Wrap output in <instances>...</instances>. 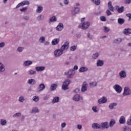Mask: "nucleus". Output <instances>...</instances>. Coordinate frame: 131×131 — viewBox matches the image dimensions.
<instances>
[{
	"label": "nucleus",
	"instance_id": "obj_29",
	"mask_svg": "<svg viewBox=\"0 0 131 131\" xmlns=\"http://www.w3.org/2000/svg\"><path fill=\"white\" fill-rule=\"evenodd\" d=\"M116 123V122L115 121V120L114 119H111L110 123H109V126L110 127H113V125Z\"/></svg>",
	"mask_w": 131,
	"mask_h": 131
},
{
	"label": "nucleus",
	"instance_id": "obj_61",
	"mask_svg": "<svg viewBox=\"0 0 131 131\" xmlns=\"http://www.w3.org/2000/svg\"><path fill=\"white\" fill-rule=\"evenodd\" d=\"M77 128L78 129H81V128H82V126L80 124H79L77 125Z\"/></svg>",
	"mask_w": 131,
	"mask_h": 131
},
{
	"label": "nucleus",
	"instance_id": "obj_9",
	"mask_svg": "<svg viewBox=\"0 0 131 131\" xmlns=\"http://www.w3.org/2000/svg\"><path fill=\"white\" fill-rule=\"evenodd\" d=\"M86 90H88V83L86 82H84L82 85L81 92L84 93L86 92Z\"/></svg>",
	"mask_w": 131,
	"mask_h": 131
},
{
	"label": "nucleus",
	"instance_id": "obj_46",
	"mask_svg": "<svg viewBox=\"0 0 131 131\" xmlns=\"http://www.w3.org/2000/svg\"><path fill=\"white\" fill-rule=\"evenodd\" d=\"M24 50V48L23 47H18L17 49V52H19V53H21V52H23V50Z\"/></svg>",
	"mask_w": 131,
	"mask_h": 131
},
{
	"label": "nucleus",
	"instance_id": "obj_20",
	"mask_svg": "<svg viewBox=\"0 0 131 131\" xmlns=\"http://www.w3.org/2000/svg\"><path fill=\"white\" fill-rule=\"evenodd\" d=\"M38 89L39 90V92H42V91H43V90L46 89V85L43 83H41L39 85Z\"/></svg>",
	"mask_w": 131,
	"mask_h": 131
},
{
	"label": "nucleus",
	"instance_id": "obj_56",
	"mask_svg": "<svg viewBox=\"0 0 131 131\" xmlns=\"http://www.w3.org/2000/svg\"><path fill=\"white\" fill-rule=\"evenodd\" d=\"M5 45L6 44L4 42H1L0 43V48H4V47H5Z\"/></svg>",
	"mask_w": 131,
	"mask_h": 131
},
{
	"label": "nucleus",
	"instance_id": "obj_14",
	"mask_svg": "<svg viewBox=\"0 0 131 131\" xmlns=\"http://www.w3.org/2000/svg\"><path fill=\"white\" fill-rule=\"evenodd\" d=\"M28 84L34 85L35 84H36V80L34 79H29L27 81Z\"/></svg>",
	"mask_w": 131,
	"mask_h": 131
},
{
	"label": "nucleus",
	"instance_id": "obj_13",
	"mask_svg": "<svg viewBox=\"0 0 131 131\" xmlns=\"http://www.w3.org/2000/svg\"><path fill=\"white\" fill-rule=\"evenodd\" d=\"M100 126L102 128H109V125H108V122H104L101 123Z\"/></svg>",
	"mask_w": 131,
	"mask_h": 131
},
{
	"label": "nucleus",
	"instance_id": "obj_32",
	"mask_svg": "<svg viewBox=\"0 0 131 131\" xmlns=\"http://www.w3.org/2000/svg\"><path fill=\"white\" fill-rule=\"evenodd\" d=\"M7 120L5 119H2L1 120V122H0V123L1 124V125H3V126H5L7 124Z\"/></svg>",
	"mask_w": 131,
	"mask_h": 131
},
{
	"label": "nucleus",
	"instance_id": "obj_34",
	"mask_svg": "<svg viewBox=\"0 0 131 131\" xmlns=\"http://www.w3.org/2000/svg\"><path fill=\"white\" fill-rule=\"evenodd\" d=\"M57 89V84H52L50 86L51 91H55Z\"/></svg>",
	"mask_w": 131,
	"mask_h": 131
},
{
	"label": "nucleus",
	"instance_id": "obj_52",
	"mask_svg": "<svg viewBox=\"0 0 131 131\" xmlns=\"http://www.w3.org/2000/svg\"><path fill=\"white\" fill-rule=\"evenodd\" d=\"M126 17H128V21H130L131 20V14L130 13H128L126 14Z\"/></svg>",
	"mask_w": 131,
	"mask_h": 131
},
{
	"label": "nucleus",
	"instance_id": "obj_43",
	"mask_svg": "<svg viewBox=\"0 0 131 131\" xmlns=\"http://www.w3.org/2000/svg\"><path fill=\"white\" fill-rule=\"evenodd\" d=\"M21 114L20 113H16L15 114L13 115V118H16L17 117H20Z\"/></svg>",
	"mask_w": 131,
	"mask_h": 131
},
{
	"label": "nucleus",
	"instance_id": "obj_36",
	"mask_svg": "<svg viewBox=\"0 0 131 131\" xmlns=\"http://www.w3.org/2000/svg\"><path fill=\"white\" fill-rule=\"evenodd\" d=\"M39 41L41 43H43V42H45V41H46V37H45L43 36L40 37V38L39 39Z\"/></svg>",
	"mask_w": 131,
	"mask_h": 131
},
{
	"label": "nucleus",
	"instance_id": "obj_18",
	"mask_svg": "<svg viewBox=\"0 0 131 131\" xmlns=\"http://www.w3.org/2000/svg\"><path fill=\"white\" fill-rule=\"evenodd\" d=\"M43 8L40 5H37L36 13H40L43 11Z\"/></svg>",
	"mask_w": 131,
	"mask_h": 131
},
{
	"label": "nucleus",
	"instance_id": "obj_54",
	"mask_svg": "<svg viewBox=\"0 0 131 131\" xmlns=\"http://www.w3.org/2000/svg\"><path fill=\"white\" fill-rule=\"evenodd\" d=\"M27 11V7H24L20 9V12H26Z\"/></svg>",
	"mask_w": 131,
	"mask_h": 131
},
{
	"label": "nucleus",
	"instance_id": "obj_24",
	"mask_svg": "<svg viewBox=\"0 0 131 131\" xmlns=\"http://www.w3.org/2000/svg\"><path fill=\"white\" fill-rule=\"evenodd\" d=\"M123 33L126 34V35L131 34V29H125L123 30Z\"/></svg>",
	"mask_w": 131,
	"mask_h": 131
},
{
	"label": "nucleus",
	"instance_id": "obj_10",
	"mask_svg": "<svg viewBox=\"0 0 131 131\" xmlns=\"http://www.w3.org/2000/svg\"><path fill=\"white\" fill-rule=\"evenodd\" d=\"M115 9L116 10H117L118 13H119V14L122 13V12H123V11L124 10V7H123V6L119 7V6H116Z\"/></svg>",
	"mask_w": 131,
	"mask_h": 131
},
{
	"label": "nucleus",
	"instance_id": "obj_49",
	"mask_svg": "<svg viewBox=\"0 0 131 131\" xmlns=\"http://www.w3.org/2000/svg\"><path fill=\"white\" fill-rule=\"evenodd\" d=\"M100 19L102 22H106V17L102 16H100Z\"/></svg>",
	"mask_w": 131,
	"mask_h": 131
},
{
	"label": "nucleus",
	"instance_id": "obj_63",
	"mask_svg": "<svg viewBox=\"0 0 131 131\" xmlns=\"http://www.w3.org/2000/svg\"><path fill=\"white\" fill-rule=\"evenodd\" d=\"M73 69H74V70H77V69H78V66H75L74 67V68H73Z\"/></svg>",
	"mask_w": 131,
	"mask_h": 131
},
{
	"label": "nucleus",
	"instance_id": "obj_51",
	"mask_svg": "<svg viewBox=\"0 0 131 131\" xmlns=\"http://www.w3.org/2000/svg\"><path fill=\"white\" fill-rule=\"evenodd\" d=\"M23 6H26V5H29L30 3L28 1H25L22 2Z\"/></svg>",
	"mask_w": 131,
	"mask_h": 131
},
{
	"label": "nucleus",
	"instance_id": "obj_42",
	"mask_svg": "<svg viewBox=\"0 0 131 131\" xmlns=\"http://www.w3.org/2000/svg\"><path fill=\"white\" fill-rule=\"evenodd\" d=\"M32 99L34 102H38L39 101V97L37 96H35L33 97Z\"/></svg>",
	"mask_w": 131,
	"mask_h": 131
},
{
	"label": "nucleus",
	"instance_id": "obj_59",
	"mask_svg": "<svg viewBox=\"0 0 131 131\" xmlns=\"http://www.w3.org/2000/svg\"><path fill=\"white\" fill-rule=\"evenodd\" d=\"M61 125V127L62 128H64V127H65V126H66V123H65V122L62 123Z\"/></svg>",
	"mask_w": 131,
	"mask_h": 131
},
{
	"label": "nucleus",
	"instance_id": "obj_35",
	"mask_svg": "<svg viewBox=\"0 0 131 131\" xmlns=\"http://www.w3.org/2000/svg\"><path fill=\"white\" fill-rule=\"evenodd\" d=\"M92 2L96 6H99L101 4V1L100 0H92Z\"/></svg>",
	"mask_w": 131,
	"mask_h": 131
},
{
	"label": "nucleus",
	"instance_id": "obj_6",
	"mask_svg": "<svg viewBox=\"0 0 131 131\" xmlns=\"http://www.w3.org/2000/svg\"><path fill=\"white\" fill-rule=\"evenodd\" d=\"M113 89L115 90V91H116L117 93H118V94H120V93L122 92V88L121 87V86L119 84H116L114 85Z\"/></svg>",
	"mask_w": 131,
	"mask_h": 131
},
{
	"label": "nucleus",
	"instance_id": "obj_25",
	"mask_svg": "<svg viewBox=\"0 0 131 131\" xmlns=\"http://www.w3.org/2000/svg\"><path fill=\"white\" fill-rule=\"evenodd\" d=\"M32 61L30 60H26L24 62V66L27 67V66H30V65H32Z\"/></svg>",
	"mask_w": 131,
	"mask_h": 131
},
{
	"label": "nucleus",
	"instance_id": "obj_58",
	"mask_svg": "<svg viewBox=\"0 0 131 131\" xmlns=\"http://www.w3.org/2000/svg\"><path fill=\"white\" fill-rule=\"evenodd\" d=\"M112 13H111V12L109 10H107L106 11V14H107V16H110V15H112Z\"/></svg>",
	"mask_w": 131,
	"mask_h": 131
},
{
	"label": "nucleus",
	"instance_id": "obj_2",
	"mask_svg": "<svg viewBox=\"0 0 131 131\" xmlns=\"http://www.w3.org/2000/svg\"><path fill=\"white\" fill-rule=\"evenodd\" d=\"M71 83V80L69 79H66L63 82V84L62 85V89L64 91H66V90H68L69 89V84Z\"/></svg>",
	"mask_w": 131,
	"mask_h": 131
},
{
	"label": "nucleus",
	"instance_id": "obj_26",
	"mask_svg": "<svg viewBox=\"0 0 131 131\" xmlns=\"http://www.w3.org/2000/svg\"><path fill=\"white\" fill-rule=\"evenodd\" d=\"M119 122L121 124L125 123V117H124V116H121L120 118Z\"/></svg>",
	"mask_w": 131,
	"mask_h": 131
},
{
	"label": "nucleus",
	"instance_id": "obj_40",
	"mask_svg": "<svg viewBox=\"0 0 131 131\" xmlns=\"http://www.w3.org/2000/svg\"><path fill=\"white\" fill-rule=\"evenodd\" d=\"M118 22L119 24L122 25V24H123V23H124V19H123V18H119L118 19Z\"/></svg>",
	"mask_w": 131,
	"mask_h": 131
},
{
	"label": "nucleus",
	"instance_id": "obj_57",
	"mask_svg": "<svg viewBox=\"0 0 131 131\" xmlns=\"http://www.w3.org/2000/svg\"><path fill=\"white\" fill-rule=\"evenodd\" d=\"M80 90L79 88H77L75 90H74V93H76V94H77L79 92Z\"/></svg>",
	"mask_w": 131,
	"mask_h": 131
},
{
	"label": "nucleus",
	"instance_id": "obj_12",
	"mask_svg": "<svg viewBox=\"0 0 131 131\" xmlns=\"http://www.w3.org/2000/svg\"><path fill=\"white\" fill-rule=\"evenodd\" d=\"M107 102V98L102 97L101 98L98 100L99 104H104Z\"/></svg>",
	"mask_w": 131,
	"mask_h": 131
},
{
	"label": "nucleus",
	"instance_id": "obj_60",
	"mask_svg": "<svg viewBox=\"0 0 131 131\" xmlns=\"http://www.w3.org/2000/svg\"><path fill=\"white\" fill-rule=\"evenodd\" d=\"M64 5H68L69 4V0H64Z\"/></svg>",
	"mask_w": 131,
	"mask_h": 131
},
{
	"label": "nucleus",
	"instance_id": "obj_48",
	"mask_svg": "<svg viewBox=\"0 0 131 131\" xmlns=\"http://www.w3.org/2000/svg\"><path fill=\"white\" fill-rule=\"evenodd\" d=\"M77 48V47L76 46H73L70 48V50L71 51H72L73 52L75 51V50H76V48Z\"/></svg>",
	"mask_w": 131,
	"mask_h": 131
},
{
	"label": "nucleus",
	"instance_id": "obj_64",
	"mask_svg": "<svg viewBox=\"0 0 131 131\" xmlns=\"http://www.w3.org/2000/svg\"><path fill=\"white\" fill-rule=\"evenodd\" d=\"M49 45H50V42H49L48 41H46L45 42V46H49Z\"/></svg>",
	"mask_w": 131,
	"mask_h": 131
},
{
	"label": "nucleus",
	"instance_id": "obj_47",
	"mask_svg": "<svg viewBox=\"0 0 131 131\" xmlns=\"http://www.w3.org/2000/svg\"><path fill=\"white\" fill-rule=\"evenodd\" d=\"M91 86H96L98 83L97 82H93L90 83Z\"/></svg>",
	"mask_w": 131,
	"mask_h": 131
},
{
	"label": "nucleus",
	"instance_id": "obj_55",
	"mask_svg": "<svg viewBox=\"0 0 131 131\" xmlns=\"http://www.w3.org/2000/svg\"><path fill=\"white\" fill-rule=\"evenodd\" d=\"M23 18L25 20H26L27 21H28V20H29V19H30V17H29V16L27 15V16H24Z\"/></svg>",
	"mask_w": 131,
	"mask_h": 131
},
{
	"label": "nucleus",
	"instance_id": "obj_28",
	"mask_svg": "<svg viewBox=\"0 0 131 131\" xmlns=\"http://www.w3.org/2000/svg\"><path fill=\"white\" fill-rule=\"evenodd\" d=\"M57 21V17L55 16H53L49 19L50 23H53V22H56Z\"/></svg>",
	"mask_w": 131,
	"mask_h": 131
},
{
	"label": "nucleus",
	"instance_id": "obj_8",
	"mask_svg": "<svg viewBox=\"0 0 131 131\" xmlns=\"http://www.w3.org/2000/svg\"><path fill=\"white\" fill-rule=\"evenodd\" d=\"M120 78H125L126 77V72L124 70L120 71L119 73Z\"/></svg>",
	"mask_w": 131,
	"mask_h": 131
},
{
	"label": "nucleus",
	"instance_id": "obj_1",
	"mask_svg": "<svg viewBox=\"0 0 131 131\" xmlns=\"http://www.w3.org/2000/svg\"><path fill=\"white\" fill-rule=\"evenodd\" d=\"M68 48H69V42H66L62 45L61 49H56L54 51V55L55 57H60L61 55H63V52L66 50H68Z\"/></svg>",
	"mask_w": 131,
	"mask_h": 131
},
{
	"label": "nucleus",
	"instance_id": "obj_37",
	"mask_svg": "<svg viewBox=\"0 0 131 131\" xmlns=\"http://www.w3.org/2000/svg\"><path fill=\"white\" fill-rule=\"evenodd\" d=\"M121 41H122V39H121V38H118L114 40V42L115 43H120V42H121Z\"/></svg>",
	"mask_w": 131,
	"mask_h": 131
},
{
	"label": "nucleus",
	"instance_id": "obj_17",
	"mask_svg": "<svg viewBox=\"0 0 131 131\" xmlns=\"http://www.w3.org/2000/svg\"><path fill=\"white\" fill-rule=\"evenodd\" d=\"M5 71H6V68L5 67V65L3 64L2 62H0V73L5 72Z\"/></svg>",
	"mask_w": 131,
	"mask_h": 131
},
{
	"label": "nucleus",
	"instance_id": "obj_38",
	"mask_svg": "<svg viewBox=\"0 0 131 131\" xmlns=\"http://www.w3.org/2000/svg\"><path fill=\"white\" fill-rule=\"evenodd\" d=\"M45 16L43 15H39L37 16V20H38V21H41L42 20H43Z\"/></svg>",
	"mask_w": 131,
	"mask_h": 131
},
{
	"label": "nucleus",
	"instance_id": "obj_39",
	"mask_svg": "<svg viewBox=\"0 0 131 131\" xmlns=\"http://www.w3.org/2000/svg\"><path fill=\"white\" fill-rule=\"evenodd\" d=\"M28 73L30 74V75H34V74H36V71L32 70H29Z\"/></svg>",
	"mask_w": 131,
	"mask_h": 131
},
{
	"label": "nucleus",
	"instance_id": "obj_30",
	"mask_svg": "<svg viewBox=\"0 0 131 131\" xmlns=\"http://www.w3.org/2000/svg\"><path fill=\"white\" fill-rule=\"evenodd\" d=\"M103 65H104V61L101 60H98L97 61V66H98V67L103 66Z\"/></svg>",
	"mask_w": 131,
	"mask_h": 131
},
{
	"label": "nucleus",
	"instance_id": "obj_16",
	"mask_svg": "<svg viewBox=\"0 0 131 131\" xmlns=\"http://www.w3.org/2000/svg\"><path fill=\"white\" fill-rule=\"evenodd\" d=\"M59 41H60V39L54 38L52 40L51 43L52 46H56V45H58L59 43Z\"/></svg>",
	"mask_w": 131,
	"mask_h": 131
},
{
	"label": "nucleus",
	"instance_id": "obj_44",
	"mask_svg": "<svg viewBox=\"0 0 131 131\" xmlns=\"http://www.w3.org/2000/svg\"><path fill=\"white\" fill-rule=\"evenodd\" d=\"M92 110L94 112L97 113L99 111V108H98V106H95L92 107Z\"/></svg>",
	"mask_w": 131,
	"mask_h": 131
},
{
	"label": "nucleus",
	"instance_id": "obj_33",
	"mask_svg": "<svg viewBox=\"0 0 131 131\" xmlns=\"http://www.w3.org/2000/svg\"><path fill=\"white\" fill-rule=\"evenodd\" d=\"M38 112H39V110L36 107H34L32 109V113H38Z\"/></svg>",
	"mask_w": 131,
	"mask_h": 131
},
{
	"label": "nucleus",
	"instance_id": "obj_27",
	"mask_svg": "<svg viewBox=\"0 0 131 131\" xmlns=\"http://www.w3.org/2000/svg\"><path fill=\"white\" fill-rule=\"evenodd\" d=\"M108 7L110 11H111L112 12H114V8H113V6H112V3H111V2H108Z\"/></svg>",
	"mask_w": 131,
	"mask_h": 131
},
{
	"label": "nucleus",
	"instance_id": "obj_3",
	"mask_svg": "<svg viewBox=\"0 0 131 131\" xmlns=\"http://www.w3.org/2000/svg\"><path fill=\"white\" fill-rule=\"evenodd\" d=\"M75 74V71L73 69L69 70L68 72H64V75L67 76L68 78H72Z\"/></svg>",
	"mask_w": 131,
	"mask_h": 131
},
{
	"label": "nucleus",
	"instance_id": "obj_19",
	"mask_svg": "<svg viewBox=\"0 0 131 131\" xmlns=\"http://www.w3.org/2000/svg\"><path fill=\"white\" fill-rule=\"evenodd\" d=\"M35 69L38 72H41V71H43L46 69V68L45 67H37Z\"/></svg>",
	"mask_w": 131,
	"mask_h": 131
},
{
	"label": "nucleus",
	"instance_id": "obj_53",
	"mask_svg": "<svg viewBox=\"0 0 131 131\" xmlns=\"http://www.w3.org/2000/svg\"><path fill=\"white\" fill-rule=\"evenodd\" d=\"M104 32H109V31H110V29H109V28L106 27H104Z\"/></svg>",
	"mask_w": 131,
	"mask_h": 131
},
{
	"label": "nucleus",
	"instance_id": "obj_15",
	"mask_svg": "<svg viewBox=\"0 0 131 131\" xmlns=\"http://www.w3.org/2000/svg\"><path fill=\"white\" fill-rule=\"evenodd\" d=\"M92 127L94 129H99L101 128V125L99 123H94L92 124Z\"/></svg>",
	"mask_w": 131,
	"mask_h": 131
},
{
	"label": "nucleus",
	"instance_id": "obj_23",
	"mask_svg": "<svg viewBox=\"0 0 131 131\" xmlns=\"http://www.w3.org/2000/svg\"><path fill=\"white\" fill-rule=\"evenodd\" d=\"M78 13H79V9L77 7L75 8L72 11L73 15H76V14H78Z\"/></svg>",
	"mask_w": 131,
	"mask_h": 131
},
{
	"label": "nucleus",
	"instance_id": "obj_5",
	"mask_svg": "<svg viewBox=\"0 0 131 131\" xmlns=\"http://www.w3.org/2000/svg\"><path fill=\"white\" fill-rule=\"evenodd\" d=\"M131 94V90L128 86L124 88V92L123 93V96H129Z\"/></svg>",
	"mask_w": 131,
	"mask_h": 131
},
{
	"label": "nucleus",
	"instance_id": "obj_11",
	"mask_svg": "<svg viewBox=\"0 0 131 131\" xmlns=\"http://www.w3.org/2000/svg\"><path fill=\"white\" fill-rule=\"evenodd\" d=\"M63 28H64V26L62 23H59L56 27V29L57 31H62V30H63Z\"/></svg>",
	"mask_w": 131,
	"mask_h": 131
},
{
	"label": "nucleus",
	"instance_id": "obj_45",
	"mask_svg": "<svg viewBox=\"0 0 131 131\" xmlns=\"http://www.w3.org/2000/svg\"><path fill=\"white\" fill-rule=\"evenodd\" d=\"M99 57V54L98 53V52H96L95 53H94L92 57L93 58V59H97V58H98Z\"/></svg>",
	"mask_w": 131,
	"mask_h": 131
},
{
	"label": "nucleus",
	"instance_id": "obj_31",
	"mask_svg": "<svg viewBox=\"0 0 131 131\" xmlns=\"http://www.w3.org/2000/svg\"><path fill=\"white\" fill-rule=\"evenodd\" d=\"M116 106H117V103H111L108 107L110 108V109H114V107H116Z\"/></svg>",
	"mask_w": 131,
	"mask_h": 131
},
{
	"label": "nucleus",
	"instance_id": "obj_4",
	"mask_svg": "<svg viewBox=\"0 0 131 131\" xmlns=\"http://www.w3.org/2000/svg\"><path fill=\"white\" fill-rule=\"evenodd\" d=\"M91 23L89 21H84L80 24L78 27L81 29H88L90 27Z\"/></svg>",
	"mask_w": 131,
	"mask_h": 131
},
{
	"label": "nucleus",
	"instance_id": "obj_7",
	"mask_svg": "<svg viewBox=\"0 0 131 131\" xmlns=\"http://www.w3.org/2000/svg\"><path fill=\"white\" fill-rule=\"evenodd\" d=\"M73 100L75 102H78L79 100H82V97H80V95L76 94L73 97Z\"/></svg>",
	"mask_w": 131,
	"mask_h": 131
},
{
	"label": "nucleus",
	"instance_id": "obj_22",
	"mask_svg": "<svg viewBox=\"0 0 131 131\" xmlns=\"http://www.w3.org/2000/svg\"><path fill=\"white\" fill-rule=\"evenodd\" d=\"M60 100V98L59 97H55L53 98L52 103V104H55V103H58L59 101Z\"/></svg>",
	"mask_w": 131,
	"mask_h": 131
},
{
	"label": "nucleus",
	"instance_id": "obj_62",
	"mask_svg": "<svg viewBox=\"0 0 131 131\" xmlns=\"http://www.w3.org/2000/svg\"><path fill=\"white\" fill-rule=\"evenodd\" d=\"M126 4H129L131 3V0H125Z\"/></svg>",
	"mask_w": 131,
	"mask_h": 131
},
{
	"label": "nucleus",
	"instance_id": "obj_50",
	"mask_svg": "<svg viewBox=\"0 0 131 131\" xmlns=\"http://www.w3.org/2000/svg\"><path fill=\"white\" fill-rule=\"evenodd\" d=\"M23 3L22 2L19 3L16 7H15V9H18L19 8H20V7H23Z\"/></svg>",
	"mask_w": 131,
	"mask_h": 131
},
{
	"label": "nucleus",
	"instance_id": "obj_41",
	"mask_svg": "<svg viewBox=\"0 0 131 131\" xmlns=\"http://www.w3.org/2000/svg\"><path fill=\"white\" fill-rule=\"evenodd\" d=\"M18 101L20 103H23V102H24V101H25V99L24 98V96H23L22 95L20 96L19 98L18 99Z\"/></svg>",
	"mask_w": 131,
	"mask_h": 131
},
{
	"label": "nucleus",
	"instance_id": "obj_21",
	"mask_svg": "<svg viewBox=\"0 0 131 131\" xmlns=\"http://www.w3.org/2000/svg\"><path fill=\"white\" fill-rule=\"evenodd\" d=\"M88 70H89V69L87 67H82L79 69V72H80V73L82 72H86Z\"/></svg>",
	"mask_w": 131,
	"mask_h": 131
}]
</instances>
